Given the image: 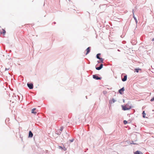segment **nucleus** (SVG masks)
Instances as JSON below:
<instances>
[{
    "instance_id": "17",
    "label": "nucleus",
    "mask_w": 154,
    "mask_h": 154,
    "mask_svg": "<svg viewBox=\"0 0 154 154\" xmlns=\"http://www.w3.org/2000/svg\"><path fill=\"white\" fill-rule=\"evenodd\" d=\"M135 71L137 72H138L139 70H141V69H135Z\"/></svg>"
},
{
    "instance_id": "28",
    "label": "nucleus",
    "mask_w": 154,
    "mask_h": 154,
    "mask_svg": "<svg viewBox=\"0 0 154 154\" xmlns=\"http://www.w3.org/2000/svg\"><path fill=\"white\" fill-rule=\"evenodd\" d=\"M9 70V69H7L6 68V70Z\"/></svg>"
},
{
    "instance_id": "11",
    "label": "nucleus",
    "mask_w": 154,
    "mask_h": 154,
    "mask_svg": "<svg viewBox=\"0 0 154 154\" xmlns=\"http://www.w3.org/2000/svg\"><path fill=\"white\" fill-rule=\"evenodd\" d=\"M134 154H143V153L140 151H137L134 152Z\"/></svg>"
},
{
    "instance_id": "4",
    "label": "nucleus",
    "mask_w": 154,
    "mask_h": 154,
    "mask_svg": "<svg viewBox=\"0 0 154 154\" xmlns=\"http://www.w3.org/2000/svg\"><path fill=\"white\" fill-rule=\"evenodd\" d=\"M122 109L124 110H126L129 109L130 108L127 107L126 106H122Z\"/></svg>"
},
{
    "instance_id": "3",
    "label": "nucleus",
    "mask_w": 154,
    "mask_h": 154,
    "mask_svg": "<svg viewBox=\"0 0 154 154\" xmlns=\"http://www.w3.org/2000/svg\"><path fill=\"white\" fill-rule=\"evenodd\" d=\"M93 78L96 80H100L101 79L100 77H98L96 75H93Z\"/></svg>"
},
{
    "instance_id": "21",
    "label": "nucleus",
    "mask_w": 154,
    "mask_h": 154,
    "mask_svg": "<svg viewBox=\"0 0 154 154\" xmlns=\"http://www.w3.org/2000/svg\"><path fill=\"white\" fill-rule=\"evenodd\" d=\"M123 123L124 124H126L128 122L126 120H124L123 121Z\"/></svg>"
},
{
    "instance_id": "27",
    "label": "nucleus",
    "mask_w": 154,
    "mask_h": 154,
    "mask_svg": "<svg viewBox=\"0 0 154 154\" xmlns=\"http://www.w3.org/2000/svg\"><path fill=\"white\" fill-rule=\"evenodd\" d=\"M60 148H62V149H63V148L61 147V146H60Z\"/></svg>"
},
{
    "instance_id": "30",
    "label": "nucleus",
    "mask_w": 154,
    "mask_h": 154,
    "mask_svg": "<svg viewBox=\"0 0 154 154\" xmlns=\"http://www.w3.org/2000/svg\"><path fill=\"white\" fill-rule=\"evenodd\" d=\"M54 24H55L56 23L55 22H54Z\"/></svg>"
},
{
    "instance_id": "18",
    "label": "nucleus",
    "mask_w": 154,
    "mask_h": 154,
    "mask_svg": "<svg viewBox=\"0 0 154 154\" xmlns=\"http://www.w3.org/2000/svg\"><path fill=\"white\" fill-rule=\"evenodd\" d=\"M96 69L97 70H100V69H101L100 67L99 66L96 67Z\"/></svg>"
},
{
    "instance_id": "1",
    "label": "nucleus",
    "mask_w": 154,
    "mask_h": 154,
    "mask_svg": "<svg viewBox=\"0 0 154 154\" xmlns=\"http://www.w3.org/2000/svg\"><path fill=\"white\" fill-rule=\"evenodd\" d=\"M100 54L99 53V54H97V55H96L97 58L98 59H99L100 60V62L99 60H98L97 61V62L98 63H103V61L104 60V59L103 58H102L100 57Z\"/></svg>"
},
{
    "instance_id": "6",
    "label": "nucleus",
    "mask_w": 154,
    "mask_h": 154,
    "mask_svg": "<svg viewBox=\"0 0 154 154\" xmlns=\"http://www.w3.org/2000/svg\"><path fill=\"white\" fill-rule=\"evenodd\" d=\"M127 79V75H125L124 76V77L123 78H122V81L123 82L125 81Z\"/></svg>"
},
{
    "instance_id": "5",
    "label": "nucleus",
    "mask_w": 154,
    "mask_h": 154,
    "mask_svg": "<svg viewBox=\"0 0 154 154\" xmlns=\"http://www.w3.org/2000/svg\"><path fill=\"white\" fill-rule=\"evenodd\" d=\"M124 91V87L122 88L119 91V92L120 94H122L123 92Z\"/></svg>"
},
{
    "instance_id": "23",
    "label": "nucleus",
    "mask_w": 154,
    "mask_h": 154,
    "mask_svg": "<svg viewBox=\"0 0 154 154\" xmlns=\"http://www.w3.org/2000/svg\"><path fill=\"white\" fill-rule=\"evenodd\" d=\"M154 101V97H153V98L151 99L150 100L151 101Z\"/></svg>"
},
{
    "instance_id": "31",
    "label": "nucleus",
    "mask_w": 154,
    "mask_h": 154,
    "mask_svg": "<svg viewBox=\"0 0 154 154\" xmlns=\"http://www.w3.org/2000/svg\"><path fill=\"white\" fill-rule=\"evenodd\" d=\"M63 149H66V148H63Z\"/></svg>"
},
{
    "instance_id": "25",
    "label": "nucleus",
    "mask_w": 154,
    "mask_h": 154,
    "mask_svg": "<svg viewBox=\"0 0 154 154\" xmlns=\"http://www.w3.org/2000/svg\"><path fill=\"white\" fill-rule=\"evenodd\" d=\"M131 144H134V143H133V141H132V143H131Z\"/></svg>"
},
{
    "instance_id": "9",
    "label": "nucleus",
    "mask_w": 154,
    "mask_h": 154,
    "mask_svg": "<svg viewBox=\"0 0 154 154\" xmlns=\"http://www.w3.org/2000/svg\"><path fill=\"white\" fill-rule=\"evenodd\" d=\"M33 136L32 133L31 131H30L29 132V137H32Z\"/></svg>"
},
{
    "instance_id": "26",
    "label": "nucleus",
    "mask_w": 154,
    "mask_h": 154,
    "mask_svg": "<svg viewBox=\"0 0 154 154\" xmlns=\"http://www.w3.org/2000/svg\"><path fill=\"white\" fill-rule=\"evenodd\" d=\"M107 88V89H109H109L111 90V88H110V89H109V88Z\"/></svg>"
},
{
    "instance_id": "22",
    "label": "nucleus",
    "mask_w": 154,
    "mask_h": 154,
    "mask_svg": "<svg viewBox=\"0 0 154 154\" xmlns=\"http://www.w3.org/2000/svg\"><path fill=\"white\" fill-rule=\"evenodd\" d=\"M103 64H101L100 65L99 67H100L101 69L103 67Z\"/></svg>"
},
{
    "instance_id": "24",
    "label": "nucleus",
    "mask_w": 154,
    "mask_h": 154,
    "mask_svg": "<svg viewBox=\"0 0 154 154\" xmlns=\"http://www.w3.org/2000/svg\"><path fill=\"white\" fill-rule=\"evenodd\" d=\"M73 140H74V139H71V140H69V141L71 142H72L73 141Z\"/></svg>"
},
{
    "instance_id": "29",
    "label": "nucleus",
    "mask_w": 154,
    "mask_h": 154,
    "mask_svg": "<svg viewBox=\"0 0 154 154\" xmlns=\"http://www.w3.org/2000/svg\"><path fill=\"white\" fill-rule=\"evenodd\" d=\"M152 41H154V38L152 39Z\"/></svg>"
},
{
    "instance_id": "15",
    "label": "nucleus",
    "mask_w": 154,
    "mask_h": 154,
    "mask_svg": "<svg viewBox=\"0 0 154 154\" xmlns=\"http://www.w3.org/2000/svg\"><path fill=\"white\" fill-rule=\"evenodd\" d=\"M61 133V132L60 131H56V134H60Z\"/></svg>"
},
{
    "instance_id": "19",
    "label": "nucleus",
    "mask_w": 154,
    "mask_h": 154,
    "mask_svg": "<svg viewBox=\"0 0 154 154\" xmlns=\"http://www.w3.org/2000/svg\"><path fill=\"white\" fill-rule=\"evenodd\" d=\"M63 126H62V127H60V130H59V131H61H61H63Z\"/></svg>"
},
{
    "instance_id": "7",
    "label": "nucleus",
    "mask_w": 154,
    "mask_h": 154,
    "mask_svg": "<svg viewBox=\"0 0 154 154\" xmlns=\"http://www.w3.org/2000/svg\"><path fill=\"white\" fill-rule=\"evenodd\" d=\"M90 48H91L90 47H88V48H87V49L86 50V51H87V52L86 54V55H87V54H88L90 52Z\"/></svg>"
},
{
    "instance_id": "10",
    "label": "nucleus",
    "mask_w": 154,
    "mask_h": 154,
    "mask_svg": "<svg viewBox=\"0 0 154 154\" xmlns=\"http://www.w3.org/2000/svg\"><path fill=\"white\" fill-rule=\"evenodd\" d=\"M36 109L35 108H34L32 110V113L34 114H36L37 113V112H36L34 111Z\"/></svg>"
},
{
    "instance_id": "14",
    "label": "nucleus",
    "mask_w": 154,
    "mask_h": 154,
    "mask_svg": "<svg viewBox=\"0 0 154 154\" xmlns=\"http://www.w3.org/2000/svg\"><path fill=\"white\" fill-rule=\"evenodd\" d=\"M142 114H143V118H145L146 117H145V115H146V113H145V111H143V113H142Z\"/></svg>"
},
{
    "instance_id": "8",
    "label": "nucleus",
    "mask_w": 154,
    "mask_h": 154,
    "mask_svg": "<svg viewBox=\"0 0 154 154\" xmlns=\"http://www.w3.org/2000/svg\"><path fill=\"white\" fill-rule=\"evenodd\" d=\"M133 17L134 18V19L136 23H137V19H136V17H135V16H134V10H133Z\"/></svg>"
},
{
    "instance_id": "32",
    "label": "nucleus",
    "mask_w": 154,
    "mask_h": 154,
    "mask_svg": "<svg viewBox=\"0 0 154 154\" xmlns=\"http://www.w3.org/2000/svg\"><path fill=\"white\" fill-rule=\"evenodd\" d=\"M123 76V74H122V76Z\"/></svg>"
},
{
    "instance_id": "16",
    "label": "nucleus",
    "mask_w": 154,
    "mask_h": 154,
    "mask_svg": "<svg viewBox=\"0 0 154 154\" xmlns=\"http://www.w3.org/2000/svg\"><path fill=\"white\" fill-rule=\"evenodd\" d=\"M12 97L15 100H16V99H17V97L16 95H14L12 96Z\"/></svg>"
},
{
    "instance_id": "12",
    "label": "nucleus",
    "mask_w": 154,
    "mask_h": 154,
    "mask_svg": "<svg viewBox=\"0 0 154 154\" xmlns=\"http://www.w3.org/2000/svg\"><path fill=\"white\" fill-rule=\"evenodd\" d=\"M116 100H115L113 98H112V100H110L109 101V103H114V102H116Z\"/></svg>"
},
{
    "instance_id": "13",
    "label": "nucleus",
    "mask_w": 154,
    "mask_h": 154,
    "mask_svg": "<svg viewBox=\"0 0 154 154\" xmlns=\"http://www.w3.org/2000/svg\"><path fill=\"white\" fill-rule=\"evenodd\" d=\"M2 32H1V33L3 34L4 35H5L6 33V31L4 29H2Z\"/></svg>"
},
{
    "instance_id": "20",
    "label": "nucleus",
    "mask_w": 154,
    "mask_h": 154,
    "mask_svg": "<svg viewBox=\"0 0 154 154\" xmlns=\"http://www.w3.org/2000/svg\"><path fill=\"white\" fill-rule=\"evenodd\" d=\"M103 93L104 94H106L107 93V92L106 91H103Z\"/></svg>"
},
{
    "instance_id": "2",
    "label": "nucleus",
    "mask_w": 154,
    "mask_h": 154,
    "mask_svg": "<svg viewBox=\"0 0 154 154\" xmlns=\"http://www.w3.org/2000/svg\"><path fill=\"white\" fill-rule=\"evenodd\" d=\"M27 86L30 89H32L33 88V84L31 83H28L27 84Z\"/></svg>"
}]
</instances>
